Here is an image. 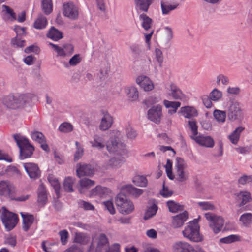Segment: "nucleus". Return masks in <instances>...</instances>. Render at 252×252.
<instances>
[{"mask_svg": "<svg viewBox=\"0 0 252 252\" xmlns=\"http://www.w3.org/2000/svg\"><path fill=\"white\" fill-rule=\"evenodd\" d=\"M13 136L20 150V159H23L31 157L34 151V148L30 143L28 139L19 134H15Z\"/></svg>", "mask_w": 252, "mask_h": 252, "instance_id": "nucleus-1", "label": "nucleus"}, {"mask_svg": "<svg viewBox=\"0 0 252 252\" xmlns=\"http://www.w3.org/2000/svg\"><path fill=\"white\" fill-rule=\"evenodd\" d=\"M200 227L196 219L188 223L187 226L182 231L183 236L194 242H201L203 240L202 236L199 232Z\"/></svg>", "mask_w": 252, "mask_h": 252, "instance_id": "nucleus-2", "label": "nucleus"}, {"mask_svg": "<svg viewBox=\"0 0 252 252\" xmlns=\"http://www.w3.org/2000/svg\"><path fill=\"white\" fill-rule=\"evenodd\" d=\"M116 204L118 210L122 214L128 215L134 210L133 202L127 199L126 196L123 193H119L116 198Z\"/></svg>", "mask_w": 252, "mask_h": 252, "instance_id": "nucleus-3", "label": "nucleus"}, {"mask_svg": "<svg viewBox=\"0 0 252 252\" xmlns=\"http://www.w3.org/2000/svg\"><path fill=\"white\" fill-rule=\"evenodd\" d=\"M204 216L208 221L209 226L215 234H218L222 230L224 220L221 217L211 212L206 213Z\"/></svg>", "mask_w": 252, "mask_h": 252, "instance_id": "nucleus-4", "label": "nucleus"}, {"mask_svg": "<svg viewBox=\"0 0 252 252\" xmlns=\"http://www.w3.org/2000/svg\"><path fill=\"white\" fill-rule=\"evenodd\" d=\"M2 212L1 215L2 222L7 231L13 229L17 224L18 218L17 216L7 210L5 207H2Z\"/></svg>", "mask_w": 252, "mask_h": 252, "instance_id": "nucleus-5", "label": "nucleus"}, {"mask_svg": "<svg viewBox=\"0 0 252 252\" xmlns=\"http://www.w3.org/2000/svg\"><path fill=\"white\" fill-rule=\"evenodd\" d=\"M23 98V95H14L10 94L3 98L2 102L7 108L14 109L18 108L24 103Z\"/></svg>", "mask_w": 252, "mask_h": 252, "instance_id": "nucleus-6", "label": "nucleus"}, {"mask_svg": "<svg viewBox=\"0 0 252 252\" xmlns=\"http://www.w3.org/2000/svg\"><path fill=\"white\" fill-rule=\"evenodd\" d=\"M97 246L94 248V246L92 242L89 247L87 252H103L109 248V242L107 237L104 234H100L96 239Z\"/></svg>", "mask_w": 252, "mask_h": 252, "instance_id": "nucleus-7", "label": "nucleus"}, {"mask_svg": "<svg viewBox=\"0 0 252 252\" xmlns=\"http://www.w3.org/2000/svg\"><path fill=\"white\" fill-rule=\"evenodd\" d=\"M176 167L175 178L179 182H184L188 179V173L185 171L187 165L186 162L181 158L177 159Z\"/></svg>", "mask_w": 252, "mask_h": 252, "instance_id": "nucleus-8", "label": "nucleus"}, {"mask_svg": "<svg viewBox=\"0 0 252 252\" xmlns=\"http://www.w3.org/2000/svg\"><path fill=\"white\" fill-rule=\"evenodd\" d=\"M148 118L150 121L158 124L162 117V107L159 105L153 106L147 113Z\"/></svg>", "mask_w": 252, "mask_h": 252, "instance_id": "nucleus-9", "label": "nucleus"}, {"mask_svg": "<svg viewBox=\"0 0 252 252\" xmlns=\"http://www.w3.org/2000/svg\"><path fill=\"white\" fill-rule=\"evenodd\" d=\"M23 167L31 179L35 180L40 176L41 171L37 164L27 162L23 164Z\"/></svg>", "mask_w": 252, "mask_h": 252, "instance_id": "nucleus-10", "label": "nucleus"}, {"mask_svg": "<svg viewBox=\"0 0 252 252\" xmlns=\"http://www.w3.org/2000/svg\"><path fill=\"white\" fill-rule=\"evenodd\" d=\"M242 115V113L239 103L237 102H231L227 112L228 119L234 121L240 118Z\"/></svg>", "mask_w": 252, "mask_h": 252, "instance_id": "nucleus-11", "label": "nucleus"}, {"mask_svg": "<svg viewBox=\"0 0 252 252\" xmlns=\"http://www.w3.org/2000/svg\"><path fill=\"white\" fill-rule=\"evenodd\" d=\"M15 192V188L14 185L7 181H0V195L2 196H8L9 197L13 196V193Z\"/></svg>", "mask_w": 252, "mask_h": 252, "instance_id": "nucleus-12", "label": "nucleus"}, {"mask_svg": "<svg viewBox=\"0 0 252 252\" xmlns=\"http://www.w3.org/2000/svg\"><path fill=\"white\" fill-rule=\"evenodd\" d=\"M234 196L240 207L245 205L252 200L251 193L246 190L240 191L238 193H234Z\"/></svg>", "mask_w": 252, "mask_h": 252, "instance_id": "nucleus-13", "label": "nucleus"}, {"mask_svg": "<svg viewBox=\"0 0 252 252\" xmlns=\"http://www.w3.org/2000/svg\"><path fill=\"white\" fill-rule=\"evenodd\" d=\"M174 252H196L195 249L190 244L185 241H178L173 245Z\"/></svg>", "mask_w": 252, "mask_h": 252, "instance_id": "nucleus-14", "label": "nucleus"}, {"mask_svg": "<svg viewBox=\"0 0 252 252\" xmlns=\"http://www.w3.org/2000/svg\"><path fill=\"white\" fill-rule=\"evenodd\" d=\"M63 7L64 16L72 19H76L78 18V9L73 3L68 2L64 4Z\"/></svg>", "mask_w": 252, "mask_h": 252, "instance_id": "nucleus-15", "label": "nucleus"}, {"mask_svg": "<svg viewBox=\"0 0 252 252\" xmlns=\"http://www.w3.org/2000/svg\"><path fill=\"white\" fill-rule=\"evenodd\" d=\"M76 173L78 177L84 176H92L94 173V168L90 164L78 163Z\"/></svg>", "mask_w": 252, "mask_h": 252, "instance_id": "nucleus-16", "label": "nucleus"}, {"mask_svg": "<svg viewBox=\"0 0 252 252\" xmlns=\"http://www.w3.org/2000/svg\"><path fill=\"white\" fill-rule=\"evenodd\" d=\"M188 218V213L185 211L172 217V225L173 228H177L182 227Z\"/></svg>", "mask_w": 252, "mask_h": 252, "instance_id": "nucleus-17", "label": "nucleus"}, {"mask_svg": "<svg viewBox=\"0 0 252 252\" xmlns=\"http://www.w3.org/2000/svg\"><path fill=\"white\" fill-rule=\"evenodd\" d=\"M193 140L199 145L208 148L213 147L215 144L214 139L210 136H197L193 137Z\"/></svg>", "mask_w": 252, "mask_h": 252, "instance_id": "nucleus-18", "label": "nucleus"}, {"mask_svg": "<svg viewBox=\"0 0 252 252\" xmlns=\"http://www.w3.org/2000/svg\"><path fill=\"white\" fill-rule=\"evenodd\" d=\"M137 83L145 91L152 90L154 88L152 82L145 76H140L136 79Z\"/></svg>", "mask_w": 252, "mask_h": 252, "instance_id": "nucleus-19", "label": "nucleus"}, {"mask_svg": "<svg viewBox=\"0 0 252 252\" xmlns=\"http://www.w3.org/2000/svg\"><path fill=\"white\" fill-rule=\"evenodd\" d=\"M113 123V118L109 114L104 115L101 119L99 128L102 131H105L110 128Z\"/></svg>", "mask_w": 252, "mask_h": 252, "instance_id": "nucleus-20", "label": "nucleus"}, {"mask_svg": "<svg viewBox=\"0 0 252 252\" xmlns=\"http://www.w3.org/2000/svg\"><path fill=\"white\" fill-rule=\"evenodd\" d=\"M92 147L98 149L104 148L106 145L103 137L100 135L95 134L93 136V140L90 141Z\"/></svg>", "mask_w": 252, "mask_h": 252, "instance_id": "nucleus-21", "label": "nucleus"}, {"mask_svg": "<svg viewBox=\"0 0 252 252\" xmlns=\"http://www.w3.org/2000/svg\"><path fill=\"white\" fill-rule=\"evenodd\" d=\"M21 216L23 219V229L25 231H27L34 221V216L32 215L28 214H24L21 213Z\"/></svg>", "mask_w": 252, "mask_h": 252, "instance_id": "nucleus-22", "label": "nucleus"}, {"mask_svg": "<svg viewBox=\"0 0 252 252\" xmlns=\"http://www.w3.org/2000/svg\"><path fill=\"white\" fill-rule=\"evenodd\" d=\"M180 112L185 118L190 119L197 116V111L195 108L190 106H185L180 109Z\"/></svg>", "mask_w": 252, "mask_h": 252, "instance_id": "nucleus-23", "label": "nucleus"}, {"mask_svg": "<svg viewBox=\"0 0 252 252\" xmlns=\"http://www.w3.org/2000/svg\"><path fill=\"white\" fill-rule=\"evenodd\" d=\"M95 182L90 179L84 178L79 181L80 188L79 191L81 193H84L86 190L94 186Z\"/></svg>", "mask_w": 252, "mask_h": 252, "instance_id": "nucleus-24", "label": "nucleus"}, {"mask_svg": "<svg viewBox=\"0 0 252 252\" xmlns=\"http://www.w3.org/2000/svg\"><path fill=\"white\" fill-rule=\"evenodd\" d=\"M153 0H134L136 7L142 11L147 12Z\"/></svg>", "mask_w": 252, "mask_h": 252, "instance_id": "nucleus-25", "label": "nucleus"}, {"mask_svg": "<svg viewBox=\"0 0 252 252\" xmlns=\"http://www.w3.org/2000/svg\"><path fill=\"white\" fill-rule=\"evenodd\" d=\"M47 200V195L44 186L43 185H40L38 189V200L37 201L42 206L45 204Z\"/></svg>", "mask_w": 252, "mask_h": 252, "instance_id": "nucleus-26", "label": "nucleus"}, {"mask_svg": "<svg viewBox=\"0 0 252 252\" xmlns=\"http://www.w3.org/2000/svg\"><path fill=\"white\" fill-rule=\"evenodd\" d=\"M244 129L245 128L242 126L238 127L228 136V138L232 144L236 145L238 143L240 139V134Z\"/></svg>", "mask_w": 252, "mask_h": 252, "instance_id": "nucleus-27", "label": "nucleus"}, {"mask_svg": "<svg viewBox=\"0 0 252 252\" xmlns=\"http://www.w3.org/2000/svg\"><path fill=\"white\" fill-rule=\"evenodd\" d=\"M128 99L130 101H136L138 98L139 94L137 89L135 87H128L126 89Z\"/></svg>", "mask_w": 252, "mask_h": 252, "instance_id": "nucleus-28", "label": "nucleus"}, {"mask_svg": "<svg viewBox=\"0 0 252 252\" xmlns=\"http://www.w3.org/2000/svg\"><path fill=\"white\" fill-rule=\"evenodd\" d=\"M47 19L42 14H39L34 23V27L37 29H42L46 27Z\"/></svg>", "mask_w": 252, "mask_h": 252, "instance_id": "nucleus-29", "label": "nucleus"}, {"mask_svg": "<svg viewBox=\"0 0 252 252\" xmlns=\"http://www.w3.org/2000/svg\"><path fill=\"white\" fill-rule=\"evenodd\" d=\"M125 190L130 195L134 198H137L143 193L142 189H137L132 185L126 186L125 187Z\"/></svg>", "mask_w": 252, "mask_h": 252, "instance_id": "nucleus-30", "label": "nucleus"}, {"mask_svg": "<svg viewBox=\"0 0 252 252\" xmlns=\"http://www.w3.org/2000/svg\"><path fill=\"white\" fill-rule=\"evenodd\" d=\"M47 36L55 41H58L63 37L62 33L54 27H51Z\"/></svg>", "mask_w": 252, "mask_h": 252, "instance_id": "nucleus-31", "label": "nucleus"}, {"mask_svg": "<svg viewBox=\"0 0 252 252\" xmlns=\"http://www.w3.org/2000/svg\"><path fill=\"white\" fill-rule=\"evenodd\" d=\"M171 93L170 95L175 99H182L184 97V94L181 90L175 85L172 84L170 85Z\"/></svg>", "mask_w": 252, "mask_h": 252, "instance_id": "nucleus-32", "label": "nucleus"}, {"mask_svg": "<svg viewBox=\"0 0 252 252\" xmlns=\"http://www.w3.org/2000/svg\"><path fill=\"white\" fill-rule=\"evenodd\" d=\"M108 189L106 187H102L100 186H97L95 188L92 189L90 191L91 196H99L102 197L105 193L108 192Z\"/></svg>", "mask_w": 252, "mask_h": 252, "instance_id": "nucleus-33", "label": "nucleus"}, {"mask_svg": "<svg viewBox=\"0 0 252 252\" xmlns=\"http://www.w3.org/2000/svg\"><path fill=\"white\" fill-rule=\"evenodd\" d=\"M239 221L245 227H248L252 223V214L245 213L242 214L239 219Z\"/></svg>", "mask_w": 252, "mask_h": 252, "instance_id": "nucleus-34", "label": "nucleus"}, {"mask_svg": "<svg viewBox=\"0 0 252 252\" xmlns=\"http://www.w3.org/2000/svg\"><path fill=\"white\" fill-rule=\"evenodd\" d=\"M140 19L142 21V26L146 30L148 31L151 28L152 20L145 14H142L139 16Z\"/></svg>", "mask_w": 252, "mask_h": 252, "instance_id": "nucleus-35", "label": "nucleus"}, {"mask_svg": "<svg viewBox=\"0 0 252 252\" xmlns=\"http://www.w3.org/2000/svg\"><path fill=\"white\" fill-rule=\"evenodd\" d=\"M75 179L70 177L65 178L63 182V188L65 191L71 192L73 191V185Z\"/></svg>", "mask_w": 252, "mask_h": 252, "instance_id": "nucleus-36", "label": "nucleus"}, {"mask_svg": "<svg viewBox=\"0 0 252 252\" xmlns=\"http://www.w3.org/2000/svg\"><path fill=\"white\" fill-rule=\"evenodd\" d=\"M90 240V237L86 234L82 233H76L74 241L81 245H86Z\"/></svg>", "mask_w": 252, "mask_h": 252, "instance_id": "nucleus-37", "label": "nucleus"}, {"mask_svg": "<svg viewBox=\"0 0 252 252\" xmlns=\"http://www.w3.org/2000/svg\"><path fill=\"white\" fill-rule=\"evenodd\" d=\"M164 104L166 108L173 109L172 110H169V113L172 114L176 112L177 109L181 105V103L178 101H170L165 100L164 101Z\"/></svg>", "mask_w": 252, "mask_h": 252, "instance_id": "nucleus-38", "label": "nucleus"}, {"mask_svg": "<svg viewBox=\"0 0 252 252\" xmlns=\"http://www.w3.org/2000/svg\"><path fill=\"white\" fill-rule=\"evenodd\" d=\"M120 144L117 141V139L112 138L110 142H108L106 143V146L107 150L110 153H115L118 150Z\"/></svg>", "mask_w": 252, "mask_h": 252, "instance_id": "nucleus-39", "label": "nucleus"}, {"mask_svg": "<svg viewBox=\"0 0 252 252\" xmlns=\"http://www.w3.org/2000/svg\"><path fill=\"white\" fill-rule=\"evenodd\" d=\"M120 144L117 141V139L112 138L110 142H108L106 143V146L107 150L110 153H115L118 150Z\"/></svg>", "mask_w": 252, "mask_h": 252, "instance_id": "nucleus-40", "label": "nucleus"}, {"mask_svg": "<svg viewBox=\"0 0 252 252\" xmlns=\"http://www.w3.org/2000/svg\"><path fill=\"white\" fill-rule=\"evenodd\" d=\"M42 10L45 14H50L53 10V5L52 0H42Z\"/></svg>", "mask_w": 252, "mask_h": 252, "instance_id": "nucleus-41", "label": "nucleus"}, {"mask_svg": "<svg viewBox=\"0 0 252 252\" xmlns=\"http://www.w3.org/2000/svg\"><path fill=\"white\" fill-rule=\"evenodd\" d=\"M188 126L191 131L192 135L190 136V138L193 139V138L197 136L198 134V126L196 121L195 120L188 121Z\"/></svg>", "mask_w": 252, "mask_h": 252, "instance_id": "nucleus-42", "label": "nucleus"}, {"mask_svg": "<svg viewBox=\"0 0 252 252\" xmlns=\"http://www.w3.org/2000/svg\"><path fill=\"white\" fill-rule=\"evenodd\" d=\"M213 116L217 122L223 123L225 121L226 112L224 111L215 110L213 112Z\"/></svg>", "mask_w": 252, "mask_h": 252, "instance_id": "nucleus-43", "label": "nucleus"}, {"mask_svg": "<svg viewBox=\"0 0 252 252\" xmlns=\"http://www.w3.org/2000/svg\"><path fill=\"white\" fill-rule=\"evenodd\" d=\"M167 205L169 210L171 212H176L180 210L184 209V206L179 205L174 201H168L167 202Z\"/></svg>", "mask_w": 252, "mask_h": 252, "instance_id": "nucleus-44", "label": "nucleus"}, {"mask_svg": "<svg viewBox=\"0 0 252 252\" xmlns=\"http://www.w3.org/2000/svg\"><path fill=\"white\" fill-rule=\"evenodd\" d=\"M125 162L123 157L113 158L109 160V165L112 168H119Z\"/></svg>", "mask_w": 252, "mask_h": 252, "instance_id": "nucleus-45", "label": "nucleus"}, {"mask_svg": "<svg viewBox=\"0 0 252 252\" xmlns=\"http://www.w3.org/2000/svg\"><path fill=\"white\" fill-rule=\"evenodd\" d=\"M133 182L136 186L139 187H146L148 183L145 177L139 175L134 177Z\"/></svg>", "mask_w": 252, "mask_h": 252, "instance_id": "nucleus-46", "label": "nucleus"}, {"mask_svg": "<svg viewBox=\"0 0 252 252\" xmlns=\"http://www.w3.org/2000/svg\"><path fill=\"white\" fill-rule=\"evenodd\" d=\"M32 138L39 143L45 142L46 138L42 132L34 131L31 133Z\"/></svg>", "mask_w": 252, "mask_h": 252, "instance_id": "nucleus-47", "label": "nucleus"}, {"mask_svg": "<svg viewBox=\"0 0 252 252\" xmlns=\"http://www.w3.org/2000/svg\"><path fill=\"white\" fill-rule=\"evenodd\" d=\"M158 207L156 204H153L151 207H150L146 212L144 217V219L145 220H148L150 218L152 217L154 215H156Z\"/></svg>", "mask_w": 252, "mask_h": 252, "instance_id": "nucleus-48", "label": "nucleus"}, {"mask_svg": "<svg viewBox=\"0 0 252 252\" xmlns=\"http://www.w3.org/2000/svg\"><path fill=\"white\" fill-rule=\"evenodd\" d=\"M178 6V4L170 5L168 4L163 1L161 2V7L162 9V13L163 14H168L171 11L176 9Z\"/></svg>", "mask_w": 252, "mask_h": 252, "instance_id": "nucleus-49", "label": "nucleus"}, {"mask_svg": "<svg viewBox=\"0 0 252 252\" xmlns=\"http://www.w3.org/2000/svg\"><path fill=\"white\" fill-rule=\"evenodd\" d=\"M240 240V237L237 235H230L220 239L221 243L229 244Z\"/></svg>", "mask_w": 252, "mask_h": 252, "instance_id": "nucleus-50", "label": "nucleus"}, {"mask_svg": "<svg viewBox=\"0 0 252 252\" xmlns=\"http://www.w3.org/2000/svg\"><path fill=\"white\" fill-rule=\"evenodd\" d=\"M198 206L202 210H214L215 209V205L210 202H200L198 203Z\"/></svg>", "mask_w": 252, "mask_h": 252, "instance_id": "nucleus-51", "label": "nucleus"}, {"mask_svg": "<svg viewBox=\"0 0 252 252\" xmlns=\"http://www.w3.org/2000/svg\"><path fill=\"white\" fill-rule=\"evenodd\" d=\"M252 182V175H243L238 180L239 185H245Z\"/></svg>", "mask_w": 252, "mask_h": 252, "instance_id": "nucleus-52", "label": "nucleus"}, {"mask_svg": "<svg viewBox=\"0 0 252 252\" xmlns=\"http://www.w3.org/2000/svg\"><path fill=\"white\" fill-rule=\"evenodd\" d=\"M59 129L61 132L67 133L73 130V126L70 123H63L59 126Z\"/></svg>", "mask_w": 252, "mask_h": 252, "instance_id": "nucleus-53", "label": "nucleus"}, {"mask_svg": "<svg viewBox=\"0 0 252 252\" xmlns=\"http://www.w3.org/2000/svg\"><path fill=\"white\" fill-rule=\"evenodd\" d=\"M210 97L212 100L217 101L221 98L222 93L217 89H214L210 93Z\"/></svg>", "mask_w": 252, "mask_h": 252, "instance_id": "nucleus-54", "label": "nucleus"}, {"mask_svg": "<svg viewBox=\"0 0 252 252\" xmlns=\"http://www.w3.org/2000/svg\"><path fill=\"white\" fill-rule=\"evenodd\" d=\"M49 45L51 46L54 49V50L57 52L58 56L63 57L65 56V54L64 53V52L63 47H60L58 45L54 44L52 43H49Z\"/></svg>", "mask_w": 252, "mask_h": 252, "instance_id": "nucleus-55", "label": "nucleus"}, {"mask_svg": "<svg viewBox=\"0 0 252 252\" xmlns=\"http://www.w3.org/2000/svg\"><path fill=\"white\" fill-rule=\"evenodd\" d=\"M59 235L62 244L63 245L66 244L69 236L67 231L66 230H61L59 232Z\"/></svg>", "mask_w": 252, "mask_h": 252, "instance_id": "nucleus-56", "label": "nucleus"}, {"mask_svg": "<svg viewBox=\"0 0 252 252\" xmlns=\"http://www.w3.org/2000/svg\"><path fill=\"white\" fill-rule=\"evenodd\" d=\"M79 205L85 210H94V207L92 204L84 200H80Z\"/></svg>", "mask_w": 252, "mask_h": 252, "instance_id": "nucleus-57", "label": "nucleus"}, {"mask_svg": "<svg viewBox=\"0 0 252 252\" xmlns=\"http://www.w3.org/2000/svg\"><path fill=\"white\" fill-rule=\"evenodd\" d=\"M105 207L111 214H114L116 212L113 203L111 201H107L103 202Z\"/></svg>", "mask_w": 252, "mask_h": 252, "instance_id": "nucleus-58", "label": "nucleus"}, {"mask_svg": "<svg viewBox=\"0 0 252 252\" xmlns=\"http://www.w3.org/2000/svg\"><path fill=\"white\" fill-rule=\"evenodd\" d=\"M63 252H83V250L79 246L73 244Z\"/></svg>", "mask_w": 252, "mask_h": 252, "instance_id": "nucleus-59", "label": "nucleus"}, {"mask_svg": "<svg viewBox=\"0 0 252 252\" xmlns=\"http://www.w3.org/2000/svg\"><path fill=\"white\" fill-rule=\"evenodd\" d=\"M81 61L79 54L74 55L69 61V63L71 66H75L79 63Z\"/></svg>", "mask_w": 252, "mask_h": 252, "instance_id": "nucleus-60", "label": "nucleus"}, {"mask_svg": "<svg viewBox=\"0 0 252 252\" xmlns=\"http://www.w3.org/2000/svg\"><path fill=\"white\" fill-rule=\"evenodd\" d=\"M65 56L71 55L74 51V47L72 45L70 44H64L63 46Z\"/></svg>", "mask_w": 252, "mask_h": 252, "instance_id": "nucleus-61", "label": "nucleus"}, {"mask_svg": "<svg viewBox=\"0 0 252 252\" xmlns=\"http://www.w3.org/2000/svg\"><path fill=\"white\" fill-rule=\"evenodd\" d=\"M17 243L16 239L15 237L9 236L7 237L4 241V244L6 245H9L12 247H14Z\"/></svg>", "mask_w": 252, "mask_h": 252, "instance_id": "nucleus-62", "label": "nucleus"}, {"mask_svg": "<svg viewBox=\"0 0 252 252\" xmlns=\"http://www.w3.org/2000/svg\"><path fill=\"white\" fill-rule=\"evenodd\" d=\"M202 100L203 101V103L204 105V106L207 108H211L212 105V100L210 99V97H209L208 96V95H203L202 97Z\"/></svg>", "mask_w": 252, "mask_h": 252, "instance_id": "nucleus-63", "label": "nucleus"}, {"mask_svg": "<svg viewBox=\"0 0 252 252\" xmlns=\"http://www.w3.org/2000/svg\"><path fill=\"white\" fill-rule=\"evenodd\" d=\"M13 44L16 45L18 47H22L25 45V41L22 40L19 38L18 35L15 38V39L12 40Z\"/></svg>", "mask_w": 252, "mask_h": 252, "instance_id": "nucleus-64", "label": "nucleus"}]
</instances>
